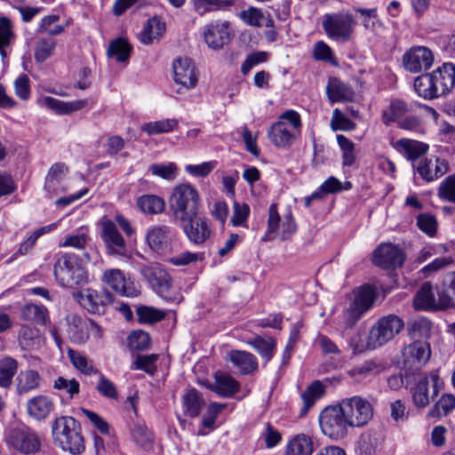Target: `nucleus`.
I'll use <instances>...</instances> for the list:
<instances>
[{
	"mask_svg": "<svg viewBox=\"0 0 455 455\" xmlns=\"http://www.w3.org/2000/svg\"><path fill=\"white\" fill-rule=\"evenodd\" d=\"M80 429V424L71 416L57 418L52 427L55 443L71 454H80L84 451V441Z\"/></svg>",
	"mask_w": 455,
	"mask_h": 455,
	"instance_id": "obj_1",
	"label": "nucleus"
},
{
	"mask_svg": "<svg viewBox=\"0 0 455 455\" xmlns=\"http://www.w3.org/2000/svg\"><path fill=\"white\" fill-rule=\"evenodd\" d=\"M53 275L56 282L65 288H76L87 280V272L75 253L58 254L53 266Z\"/></svg>",
	"mask_w": 455,
	"mask_h": 455,
	"instance_id": "obj_2",
	"label": "nucleus"
},
{
	"mask_svg": "<svg viewBox=\"0 0 455 455\" xmlns=\"http://www.w3.org/2000/svg\"><path fill=\"white\" fill-rule=\"evenodd\" d=\"M172 198L175 200L172 212L177 221L198 215L201 198L194 186L188 183L176 186L172 191Z\"/></svg>",
	"mask_w": 455,
	"mask_h": 455,
	"instance_id": "obj_3",
	"label": "nucleus"
},
{
	"mask_svg": "<svg viewBox=\"0 0 455 455\" xmlns=\"http://www.w3.org/2000/svg\"><path fill=\"white\" fill-rule=\"evenodd\" d=\"M296 230L297 225L291 211L289 210L282 218L278 212L277 204H271L268 208L267 230L262 240L280 239L285 241L290 239Z\"/></svg>",
	"mask_w": 455,
	"mask_h": 455,
	"instance_id": "obj_4",
	"label": "nucleus"
},
{
	"mask_svg": "<svg viewBox=\"0 0 455 455\" xmlns=\"http://www.w3.org/2000/svg\"><path fill=\"white\" fill-rule=\"evenodd\" d=\"M443 381L436 372L416 380L410 389L411 401L417 409H425L443 388Z\"/></svg>",
	"mask_w": 455,
	"mask_h": 455,
	"instance_id": "obj_5",
	"label": "nucleus"
},
{
	"mask_svg": "<svg viewBox=\"0 0 455 455\" xmlns=\"http://www.w3.org/2000/svg\"><path fill=\"white\" fill-rule=\"evenodd\" d=\"M318 420L323 434L333 440L344 438L350 427L339 403L325 407Z\"/></svg>",
	"mask_w": 455,
	"mask_h": 455,
	"instance_id": "obj_6",
	"label": "nucleus"
},
{
	"mask_svg": "<svg viewBox=\"0 0 455 455\" xmlns=\"http://www.w3.org/2000/svg\"><path fill=\"white\" fill-rule=\"evenodd\" d=\"M350 427L365 426L373 416V408L366 399L361 396H352L342 399L339 403Z\"/></svg>",
	"mask_w": 455,
	"mask_h": 455,
	"instance_id": "obj_7",
	"label": "nucleus"
},
{
	"mask_svg": "<svg viewBox=\"0 0 455 455\" xmlns=\"http://www.w3.org/2000/svg\"><path fill=\"white\" fill-rule=\"evenodd\" d=\"M4 441L8 447L26 455L34 454L40 449V440L36 433L24 426L6 429Z\"/></svg>",
	"mask_w": 455,
	"mask_h": 455,
	"instance_id": "obj_8",
	"label": "nucleus"
},
{
	"mask_svg": "<svg viewBox=\"0 0 455 455\" xmlns=\"http://www.w3.org/2000/svg\"><path fill=\"white\" fill-rule=\"evenodd\" d=\"M322 26L330 39L345 43L351 39L354 20L351 15L345 13L326 14L323 16Z\"/></svg>",
	"mask_w": 455,
	"mask_h": 455,
	"instance_id": "obj_9",
	"label": "nucleus"
},
{
	"mask_svg": "<svg viewBox=\"0 0 455 455\" xmlns=\"http://www.w3.org/2000/svg\"><path fill=\"white\" fill-rule=\"evenodd\" d=\"M403 328V320L395 315H388L380 318L371 329L369 344L373 348L381 347L394 339Z\"/></svg>",
	"mask_w": 455,
	"mask_h": 455,
	"instance_id": "obj_10",
	"label": "nucleus"
},
{
	"mask_svg": "<svg viewBox=\"0 0 455 455\" xmlns=\"http://www.w3.org/2000/svg\"><path fill=\"white\" fill-rule=\"evenodd\" d=\"M101 234L106 253L113 257H127L129 253L126 238L119 232L116 224L108 219L100 220Z\"/></svg>",
	"mask_w": 455,
	"mask_h": 455,
	"instance_id": "obj_11",
	"label": "nucleus"
},
{
	"mask_svg": "<svg viewBox=\"0 0 455 455\" xmlns=\"http://www.w3.org/2000/svg\"><path fill=\"white\" fill-rule=\"evenodd\" d=\"M413 307L417 310L436 311L453 307V302L449 294L442 291L436 299L431 283H424L414 296Z\"/></svg>",
	"mask_w": 455,
	"mask_h": 455,
	"instance_id": "obj_12",
	"label": "nucleus"
},
{
	"mask_svg": "<svg viewBox=\"0 0 455 455\" xmlns=\"http://www.w3.org/2000/svg\"><path fill=\"white\" fill-rule=\"evenodd\" d=\"M178 221L188 241L195 245H202L212 235L210 222L204 217L196 215Z\"/></svg>",
	"mask_w": 455,
	"mask_h": 455,
	"instance_id": "obj_13",
	"label": "nucleus"
},
{
	"mask_svg": "<svg viewBox=\"0 0 455 455\" xmlns=\"http://www.w3.org/2000/svg\"><path fill=\"white\" fill-rule=\"evenodd\" d=\"M430 355L429 344L427 341L415 340L403 350L404 367L408 370L418 371L427 363Z\"/></svg>",
	"mask_w": 455,
	"mask_h": 455,
	"instance_id": "obj_14",
	"label": "nucleus"
},
{
	"mask_svg": "<svg viewBox=\"0 0 455 455\" xmlns=\"http://www.w3.org/2000/svg\"><path fill=\"white\" fill-rule=\"evenodd\" d=\"M403 251L398 246L392 243H381L373 251V264L383 269L399 267L403 265Z\"/></svg>",
	"mask_w": 455,
	"mask_h": 455,
	"instance_id": "obj_15",
	"label": "nucleus"
},
{
	"mask_svg": "<svg viewBox=\"0 0 455 455\" xmlns=\"http://www.w3.org/2000/svg\"><path fill=\"white\" fill-rule=\"evenodd\" d=\"M404 68L411 73H419L430 68L434 62L433 52L425 46H415L403 57Z\"/></svg>",
	"mask_w": 455,
	"mask_h": 455,
	"instance_id": "obj_16",
	"label": "nucleus"
},
{
	"mask_svg": "<svg viewBox=\"0 0 455 455\" xmlns=\"http://www.w3.org/2000/svg\"><path fill=\"white\" fill-rule=\"evenodd\" d=\"M103 282L117 294L125 297H135L139 294L135 283L126 278L124 272L117 268L107 269L103 273Z\"/></svg>",
	"mask_w": 455,
	"mask_h": 455,
	"instance_id": "obj_17",
	"label": "nucleus"
},
{
	"mask_svg": "<svg viewBox=\"0 0 455 455\" xmlns=\"http://www.w3.org/2000/svg\"><path fill=\"white\" fill-rule=\"evenodd\" d=\"M142 274L159 296L164 299H170V276L168 272L160 264L144 267Z\"/></svg>",
	"mask_w": 455,
	"mask_h": 455,
	"instance_id": "obj_18",
	"label": "nucleus"
},
{
	"mask_svg": "<svg viewBox=\"0 0 455 455\" xmlns=\"http://www.w3.org/2000/svg\"><path fill=\"white\" fill-rule=\"evenodd\" d=\"M413 169L419 173L420 178L427 182L434 181L449 170L448 162L440 157L420 158L418 164H412Z\"/></svg>",
	"mask_w": 455,
	"mask_h": 455,
	"instance_id": "obj_19",
	"label": "nucleus"
},
{
	"mask_svg": "<svg viewBox=\"0 0 455 455\" xmlns=\"http://www.w3.org/2000/svg\"><path fill=\"white\" fill-rule=\"evenodd\" d=\"M204 38L212 49H220L230 41V27L228 21H214L204 28Z\"/></svg>",
	"mask_w": 455,
	"mask_h": 455,
	"instance_id": "obj_20",
	"label": "nucleus"
},
{
	"mask_svg": "<svg viewBox=\"0 0 455 455\" xmlns=\"http://www.w3.org/2000/svg\"><path fill=\"white\" fill-rule=\"evenodd\" d=\"M175 82L184 89H191L197 84L198 76L195 64L189 58H178L172 63Z\"/></svg>",
	"mask_w": 455,
	"mask_h": 455,
	"instance_id": "obj_21",
	"label": "nucleus"
},
{
	"mask_svg": "<svg viewBox=\"0 0 455 455\" xmlns=\"http://www.w3.org/2000/svg\"><path fill=\"white\" fill-rule=\"evenodd\" d=\"M76 298L78 303L86 310L93 314H103L105 307L111 302L109 292H99L93 289L79 291Z\"/></svg>",
	"mask_w": 455,
	"mask_h": 455,
	"instance_id": "obj_22",
	"label": "nucleus"
},
{
	"mask_svg": "<svg viewBox=\"0 0 455 455\" xmlns=\"http://www.w3.org/2000/svg\"><path fill=\"white\" fill-rule=\"evenodd\" d=\"M438 98L446 96L455 87V65L447 62L431 72Z\"/></svg>",
	"mask_w": 455,
	"mask_h": 455,
	"instance_id": "obj_23",
	"label": "nucleus"
},
{
	"mask_svg": "<svg viewBox=\"0 0 455 455\" xmlns=\"http://www.w3.org/2000/svg\"><path fill=\"white\" fill-rule=\"evenodd\" d=\"M299 136L283 121H277L267 131L269 140L277 148H290Z\"/></svg>",
	"mask_w": 455,
	"mask_h": 455,
	"instance_id": "obj_24",
	"label": "nucleus"
},
{
	"mask_svg": "<svg viewBox=\"0 0 455 455\" xmlns=\"http://www.w3.org/2000/svg\"><path fill=\"white\" fill-rule=\"evenodd\" d=\"M28 414L36 419H45L54 409L53 399L45 395H38L28 400L26 404Z\"/></svg>",
	"mask_w": 455,
	"mask_h": 455,
	"instance_id": "obj_25",
	"label": "nucleus"
},
{
	"mask_svg": "<svg viewBox=\"0 0 455 455\" xmlns=\"http://www.w3.org/2000/svg\"><path fill=\"white\" fill-rule=\"evenodd\" d=\"M166 31V24L159 16H154L147 20L142 30L138 34V39L145 45L158 40Z\"/></svg>",
	"mask_w": 455,
	"mask_h": 455,
	"instance_id": "obj_26",
	"label": "nucleus"
},
{
	"mask_svg": "<svg viewBox=\"0 0 455 455\" xmlns=\"http://www.w3.org/2000/svg\"><path fill=\"white\" fill-rule=\"evenodd\" d=\"M215 383L207 387L221 397L229 398L239 391L240 384L233 377L222 372L215 373Z\"/></svg>",
	"mask_w": 455,
	"mask_h": 455,
	"instance_id": "obj_27",
	"label": "nucleus"
},
{
	"mask_svg": "<svg viewBox=\"0 0 455 455\" xmlns=\"http://www.w3.org/2000/svg\"><path fill=\"white\" fill-rule=\"evenodd\" d=\"M326 93L331 102L350 101L355 94L353 89L338 77L329 78Z\"/></svg>",
	"mask_w": 455,
	"mask_h": 455,
	"instance_id": "obj_28",
	"label": "nucleus"
},
{
	"mask_svg": "<svg viewBox=\"0 0 455 455\" xmlns=\"http://www.w3.org/2000/svg\"><path fill=\"white\" fill-rule=\"evenodd\" d=\"M67 332L71 342L75 344H84L88 340L87 320L72 315L68 316Z\"/></svg>",
	"mask_w": 455,
	"mask_h": 455,
	"instance_id": "obj_29",
	"label": "nucleus"
},
{
	"mask_svg": "<svg viewBox=\"0 0 455 455\" xmlns=\"http://www.w3.org/2000/svg\"><path fill=\"white\" fill-rule=\"evenodd\" d=\"M313 451V438L305 434H298L287 443L284 455H311Z\"/></svg>",
	"mask_w": 455,
	"mask_h": 455,
	"instance_id": "obj_30",
	"label": "nucleus"
},
{
	"mask_svg": "<svg viewBox=\"0 0 455 455\" xmlns=\"http://www.w3.org/2000/svg\"><path fill=\"white\" fill-rule=\"evenodd\" d=\"M44 105L59 115H68L81 110L87 105L86 100H77L73 101H62L58 99L47 96L44 99Z\"/></svg>",
	"mask_w": 455,
	"mask_h": 455,
	"instance_id": "obj_31",
	"label": "nucleus"
},
{
	"mask_svg": "<svg viewBox=\"0 0 455 455\" xmlns=\"http://www.w3.org/2000/svg\"><path fill=\"white\" fill-rule=\"evenodd\" d=\"M239 17L248 25L258 28L274 27V20L269 13H265L256 7H250L240 12Z\"/></svg>",
	"mask_w": 455,
	"mask_h": 455,
	"instance_id": "obj_32",
	"label": "nucleus"
},
{
	"mask_svg": "<svg viewBox=\"0 0 455 455\" xmlns=\"http://www.w3.org/2000/svg\"><path fill=\"white\" fill-rule=\"evenodd\" d=\"M229 359L242 374L251 373L258 367L256 357L249 352L240 350L231 351L229 353Z\"/></svg>",
	"mask_w": 455,
	"mask_h": 455,
	"instance_id": "obj_33",
	"label": "nucleus"
},
{
	"mask_svg": "<svg viewBox=\"0 0 455 455\" xmlns=\"http://www.w3.org/2000/svg\"><path fill=\"white\" fill-rule=\"evenodd\" d=\"M41 376L35 370L21 371L16 378V390L19 395L27 394L40 387Z\"/></svg>",
	"mask_w": 455,
	"mask_h": 455,
	"instance_id": "obj_34",
	"label": "nucleus"
},
{
	"mask_svg": "<svg viewBox=\"0 0 455 455\" xmlns=\"http://www.w3.org/2000/svg\"><path fill=\"white\" fill-rule=\"evenodd\" d=\"M324 394V387L320 380L313 381L306 390L301 394L303 406L299 415L305 416L308 411L314 406L315 402L319 400Z\"/></svg>",
	"mask_w": 455,
	"mask_h": 455,
	"instance_id": "obj_35",
	"label": "nucleus"
},
{
	"mask_svg": "<svg viewBox=\"0 0 455 455\" xmlns=\"http://www.w3.org/2000/svg\"><path fill=\"white\" fill-rule=\"evenodd\" d=\"M414 91L424 100L437 99V89L432 79L431 73L420 75L414 79Z\"/></svg>",
	"mask_w": 455,
	"mask_h": 455,
	"instance_id": "obj_36",
	"label": "nucleus"
},
{
	"mask_svg": "<svg viewBox=\"0 0 455 455\" xmlns=\"http://www.w3.org/2000/svg\"><path fill=\"white\" fill-rule=\"evenodd\" d=\"M397 147L403 150L405 157L415 164L428 150V145L417 140L401 139L396 142Z\"/></svg>",
	"mask_w": 455,
	"mask_h": 455,
	"instance_id": "obj_37",
	"label": "nucleus"
},
{
	"mask_svg": "<svg viewBox=\"0 0 455 455\" xmlns=\"http://www.w3.org/2000/svg\"><path fill=\"white\" fill-rule=\"evenodd\" d=\"M68 357L71 364L84 375H96L100 371L91 359L76 350L69 348L68 350Z\"/></svg>",
	"mask_w": 455,
	"mask_h": 455,
	"instance_id": "obj_38",
	"label": "nucleus"
},
{
	"mask_svg": "<svg viewBox=\"0 0 455 455\" xmlns=\"http://www.w3.org/2000/svg\"><path fill=\"white\" fill-rule=\"evenodd\" d=\"M455 409V395L443 394L427 411L428 419H440L449 415Z\"/></svg>",
	"mask_w": 455,
	"mask_h": 455,
	"instance_id": "obj_39",
	"label": "nucleus"
},
{
	"mask_svg": "<svg viewBox=\"0 0 455 455\" xmlns=\"http://www.w3.org/2000/svg\"><path fill=\"white\" fill-rule=\"evenodd\" d=\"M20 316L25 321L41 325H45L49 319L47 308L37 304L24 305L20 309Z\"/></svg>",
	"mask_w": 455,
	"mask_h": 455,
	"instance_id": "obj_40",
	"label": "nucleus"
},
{
	"mask_svg": "<svg viewBox=\"0 0 455 455\" xmlns=\"http://www.w3.org/2000/svg\"><path fill=\"white\" fill-rule=\"evenodd\" d=\"M183 405L185 413L195 418L199 415L204 405V400L196 389L191 388L183 396Z\"/></svg>",
	"mask_w": 455,
	"mask_h": 455,
	"instance_id": "obj_41",
	"label": "nucleus"
},
{
	"mask_svg": "<svg viewBox=\"0 0 455 455\" xmlns=\"http://www.w3.org/2000/svg\"><path fill=\"white\" fill-rule=\"evenodd\" d=\"M96 376L98 381L95 390L98 394L108 400L117 401L119 399V391L116 385L100 371L97 372Z\"/></svg>",
	"mask_w": 455,
	"mask_h": 455,
	"instance_id": "obj_42",
	"label": "nucleus"
},
{
	"mask_svg": "<svg viewBox=\"0 0 455 455\" xmlns=\"http://www.w3.org/2000/svg\"><path fill=\"white\" fill-rule=\"evenodd\" d=\"M375 299V288L371 284H363L358 289L351 304L367 312L371 307Z\"/></svg>",
	"mask_w": 455,
	"mask_h": 455,
	"instance_id": "obj_43",
	"label": "nucleus"
},
{
	"mask_svg": "<svg viewBox=\"0 0 455 455\" xmlns=\"http://www.w3.org/2000/svg\"><path fill=\"white\" fill-rule=\"evenodd\" d=\"M68 168L64 163H56L51 166L44 181V189L55 193L56 187L68 173Z\"/></svg>",
	"mask_w": 455,
	"mask_h": 455,
	"instance_id": "obj_44",
	"label": "nucleus"
},
{
	"mask_svg": "<svg viewBox=\"0 0 455 455\" xmlns=\"http://www.w3.org/2000/svg\"><path fill=\"white\" fill-rule=\"evenodd\" d=\"M132 46L127 40L120 37L113 40L108 49V56L117 62H126L130 59Z\"/></svg>",
	"mask_w": 455,
	"mask_h": 455,
	"instance_id": "obj_45",
	"label": "nucleus"
},
{
	"mask_svg": "<svg viewBox=\"0 0 455 455\" xmlns=\"http://www.w3.org/2000/svg\"><path fill=\"white\" fill-rule=\"evenodd\" d=\"M248 344L262 356L266 363L272 358L276 345L273 338L262 336H256L250 339Z\"/></svg>",
	"mask_w": 455,
	"mask_h": 455,
	"instance_id": "obj_46",
	"label": "nucleus"
},
{
	"mask_svg": "<svg viewBox=\"0 0 455 455\" xmlns=\"http://www.w3.org/2000/svg\"><path fill=\"white\" fill-rule=\"evenodd\" d=\"M131 435L133 441L142 449L148 451L153 447L154 435L146 425L140 423L134 425Z\"/></svg>",
	"mask_w": 455,
	"mask_h": 455,
	"instance_id": "obj_47",
	"label": "nucleus"
},
{
	"mask_svg": "<svg viewBox=\"0 0 455 455\" xmlns=\"http://www.w3.org/2000/svg\"><path fill=\"white\" fill-rule=\"evenodd\" d=\"M168 235V227H154L147 234L148 243L153 251L159 252L167 243Z\"/></svg>",
	"mask_w": 455,
	"mask_h": 455,
	"instance_id": "obj_48",
	"label": "nucleus"
},
{
	"mask_svg": "<svg viewBox=\"0 0 455 455\" xmlns=\"http://www.w3.org/2000/svg\"><path fill=\"white\" fill-rule=\"evenodd\" d=\"M18 370V363L12 357L0 360V387L6 388L12 383V379Z\"/></svg>",
	"mask_w": 455,
	"mask_h": 455,
	"instance_id": "obj_49",
	"label": "nucleus"
},
{
	"mask_svg": "<svg viewBox=\"0 0 455 455\" xmlns=\"http://www.w3.org/2000/svg\"><path fill=\"white\" fill-rule=\"evenodd\" d=\"M137 205L145 213L157 214L164 210V202L159 196L144 195L138 198Z\"/></svg>",
	"mask_w": 455,
	"mask_h": 455,
	"instance_id": "obj_50",
	"label": "nucleus"
},
{
	"mask_svg": "<svg viewBox=\"0 0 455 455\" xmlns=\"http://www.w3.org/2000/svg\"><path fill=\"white\" fill-rule=\"evenodd\" d=\"M235 0H194L196 10L203 14L213 11L228 10Z\"/></svg>",
	"mask_w": 455,
	"mask_h": 455,
	"instance_id": "obj_51",
	"label": "nucleus"
},
{
	"mask_svg": "<svg viewBox=\"0 0 455 455\" xmlns=\"http://www.w3.org/2000/svg\"><path fill=\"white\" fill-rule=\"evenodd\" d=\"M136 315L140 323H155L163 320L165 316L164 311L148 306H138Z\"/></svg>",
	"mask_w": 455,
	"mask_h": 455,
	"instance_id": "obj_52",
	"label": "nucleus"
},
{
	"mask_svg": "<svg viewBox=\"0 0 455 455\" xmlns=\"http://www.w3.org/2000/svg\"><path fill=\"white\" fill-rule=\"evenodd\" d=\"M18 339L23 348L30 349L39 342V331L36 328L22 324L19 331Z\"/></svg>",
	"mask_w": 455,
	"mask_h": 455,
	"instance_id": "obj_53",
	"label": "nucleus"
},
{
	"mask_svg": "<svg viewBox=\"0 0 455 455\" xmlns=\"http://www.w3.org/2000/svg\"><path fill=\"white\" fill-rule=\"evenodd\" d=\"M150 336L142 330H134L127 337V345L131 350H146L150 347Z\"/></svg>",
	"mask_w": 455,
	"mask_h": 455,
	"instance_id": "obj_54",
	"label": "nucleus"
},
{
	"mask_svg": "<svg viewBox=\"0 0 455 455\" xmlns=\"http://www.w3.org/2000/svg\"><path fill=\"white\" fill-rule=\"evenodd\" d=\"M56 41L52 38H40L35 48V59L37 62H44L50 58L55 51Z\"/></svg>",
	"mask_w": 455,
	"mask_h": 455,
	"instance_id": "obj_55",
	"label": "nucleus"
},
{
	"mask_svg": "<svg viewBox=\"0 0 455 455\" xmlns=\"http://www.w3.org/2000/svg\"><path fill=\"white\" fill-rule=\"evenodd\" d=\"M14 34L11 20L5 17L0 19V55L3 59L7 57L6 48L10 46Z\"/></svg>",
	"mask_w": 455,
	"mask_h": 455,
	"instance_id": "obj_56",
	"label": "nucleus"
},
{
	"mask_svg": "<svg viewBox=\"0 0 455 455\" xmlns=\"http://www.w3.org/2000/svg\"><path fill=\"white\" fill-rule=\"evenodd\" d=\"M409 111L408 105L401 100H394L390 103L388 109L384 111L383 119L385 124L395 122Z\"/></svg>",
	"mask_w": 455,
	"mask_h": 455,
	"instance_id": "obj_57",
	"label": "nucleus"
},
{
	"mask_svg": "<svg viewBox=\"0 0 455 455\" xmlns=\"http://www.w3.org/2000/svg\"><path fill=\"white\" fill-rule=\"evenodd\" d=\"M59 20L60 16L57 14L44 17L39 23L37 32H45L50 36H58L62 34L65 30V27L55 24Z\"/></svg>",
	"mask_w": 455,
	"mask_h": 455,
	"instance_id": "obj_58",
	"label": "nucleus"
},
{
	"mask_svg": "<svg viewBox=\"0 0 455 455\" xmlns=\"http://www.w3.org/2000/svg\"><path fill=\"white\" fill-rule=\"evenodd\" d=\"M53 388L66 393L72 399L79 394L80 384L75 379H68L63 377H58L53 382Z\"/></svg>",
	"mask_w": 455,
	"mask_h": 455,
	"instance_id": "obj_59",
	"label": "nucleus"
},
{
	"mask_svg": "<svg viewBox=\"0 0 455 455\" xmlns=\"http://www.w3.org/2000/svg\"><path fill=\"white\" fill-rule=\"evenodd\" d=\"M227 407L226 403H212L208 405L206 412L202 419L203 427L212 430L219 414Z\"/></svg>",
	"mask_w": 455,
	"mask_h": 455,
	"instance_id": "obj_60",
	"label": "nucleus"
},
{
	"mask_svg": "<svg viewBox=\"0 0 455 455\" xmlns=\"http://www.w3.org/2000/svg\"><path fill=\"white\" fill-rule=\"evenodd\" d=\"M377 364L372 361H365L347 371V374L354 378L356 381H361L366 378L376 374Z\"/></svg>",
	"mask_w": 455,
	"mask_h": 455,
	"instance_id": "obj_61",
	"label": "nucleus"
},
{
	"mask_svg": "<svg viewBox=\"0 0 455 455\" xmlns=\"http://www.w3.org/2000/svg\"><path fill=\"white\" fill-rule=\"evenodd\" d=\"M438 196L443 201L455 204V173L446 177L438 188Z\"/></svg>",
	"mask_w": 455,
	"mask_h": 455,
	"instance_id": "obj_62",
	"label": "nucleus"
},
{
	"mask_svg": "<svg viewBox=\"0 0 455 455\" xmlns=\"http://www.w3.org/2000/svg\"><path fill=\"white\" fill-rule=\"evenodd\" d=\"M250 215V206L245 204L234 202L233 216L231 218V224L234 227H246V222Z\"/></svg>",
	"mask_w": 455,
	"mask_h": 455,
	"instance_id": "obj_63",
	"label": "nucleus"
},
{
	"mask_svg": "<svg viewBox=\"0 0 455 455\" xmlns=\"http://www.w3.org/2000/svg\"><path fill=\"white\" fill-rule=\"evenodd\" d=\"M418 228L430 237L436 234L437 221L435 216L429 213L419 214L417 218Z\"/></svg>",
	"mask_w": 455,
	"mask_h": 455,
	"instance_id": "obj_64",
	"label": "nucleus"
}]
</instances>
